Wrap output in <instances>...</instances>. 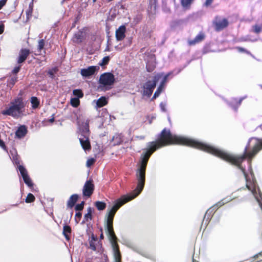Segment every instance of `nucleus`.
Instances as JSON below:
<instances>
[{
	"instance_id": "50",
	"label": "nucleus",
	"mask_w": 262,
	"mask_h": 262,
	"mask_svg": "<svg viewBox=\"0 0 262 262\" xmlns=\"http://www.w3.org/2000/svg\"><path fill=\"white\" fill-rule=\"evenodd\" d=\"M261 88H262V85H260Z\"/></svg>"
},
{
	"instance_id": "31",
	"label": "nucleus",
	"mask_w": 262,
	"mask_h": 262,
	"mask_svg": "<svg viewBox=\"0 0 262 262\" xmlns=\"http://www.w3.org/2000/svg\"><path fill=\"white\" fill-rule=\"evenodd\" d=\"M45 45V41L43 39H40L38 41V51H40L44 47Z\"/></svg>"
},
{
	"instance_id": "28",
	"label": "nucleus",
	"mask_w": 262,
	"mask_h": 262,
	"mask_svg": "<svg viewBox=\"0 0 262 262\" xmlns=\"http://www.w3.org/2000/svg\"><path fill=\"white\" fill-rule=\"evenodd\" d=\"M73 94L76 97V98H78L79 99L82 98L83 96V94L81 90L79 89L73 90Z\"/></svg>"
},
{
	"instance_id": "26",
	"label": "nucleus",
	"mask_w": 262,
	"mask_h": 262,
	"mask_svg": "<svg viewBox=\"0 0 262 262\" xmlns=\"http://www.w3.org/2000/svg\"><path fill=\"white\" fill-rule=\"evenodd\" d=\"M92 209L91 207H89L88 209V212L84 216L83 222H88L91 220L92 219Z\"/></svg>"
},
{
	"instance_id": "22",
	"label": "nucleus",
	"mask_w": 262,
	"mask_h": 262,
	"mask_svg": "<svg viewBox=\"0 0 262 262\" xmlns=\"http://www.w3.org/2000/svg\"><path fill=\"white\" fill-rule=\"evenodd\" d=\"M97 243H98L97 242V238L95 237L94 236H92L91 240L90 241V246L92 250L94 251L96 250Z\"/></svg>"
},
{
	"instance_id": "40",
	"label": "nucleus",
	"mask_w": 262,
	"mask_h": 262,
	"mask_svg": "<svg viewBox=\"0 0 262 262\" xmlns=\"http://www.w3.org/2000/svg\"><path fill=\"white\" fill-rule=\"evenodd\" d=\"M160 108L161 109V110L163 111V112H165L166 111V104L164 103H160Z\"/></svg>"
},
{
	"instance_id": "7",
	"label": "nucleus",
	"mask_w": 262,
	"mask_h": 262,
	"mask_svg": "<svg viewBox=\"0 0 262 262\" xmlns=\"http://www.w3.org/2000/svg\"><path fill=\"white\" fill-rule=\"evenodd\" d=\"M94 190V185L93 180L90 179L85 182L82 189V194L84 196L90 197Z\"/></svg>"
},
{
	"instance_id": "19",
	"label": "nucleus",
	"mask_w": 262,
	"mask_h": 262,
	"mask_svg": "<svg viewBox=\"0 0 262 262\" xmlns=\"http://www.w3.org/2000/svg\"><path fill=\"white\" fill-rule=\"evenodd\" d=\"M78 197V195L76 194L72 195L68 201V206L70 208H72L77 202Z\"/></svg>"
},
{
	"instance_id": "36",
	"label": "nucleus",
	"mask_w": 262,
	"mask_h": 262,
	"mask_svg": "<svg viewBox=\"0 0 262 262\" xmlns=\"http://www.w3.org/2000/svg\"><path fill=\"white\" fill-rule=\"evenodd\" d=\"M82 216V213L80 212V211H78L75 214V219L76 221V222H79V221L81 219Z\"/></svg>"
},
{
	"instance_id": "47",
	"label": "nucleus",
	"mask_w": 262,
	"mask_h": 262,
	"mask_svg": "<svg viewBox=\"0 0 262 262\" xmlns=\"http://www.w3.org/2000/svg\"><path fill=\"white\" fill-rule=\"evenodd\" d=\"M115 48L117 51H121V50H122V48H119L118 46H116L115 47Z\"/></svg>"
},
{
	"instance_id": "42",
	"label": "nucleus",
	"mask_w": 262,
	"mask_h": 262,
	"mask_svg": "<svg viewBox=\"0 0 262 262\" xmlns=\"http://www.w3.org/2000/svg\"><path fill=\"white\" fill-rule=\"evenodd\" d=\"M6 1H0V9L5 5Z\"/></svg>"
},
{
	"instance_id": "24",
	"label": "nucleus",
	"mask_w": 262,
	"mask_h": 262,
	"mask_svg": "<svg viewBox=\"0 0 262 262\" xmlns=\"http://www.w3.org/2000/svg\"><path fill=\"white\" fill-rule=\"evenodd\" d=\"M252 31L258 34L262 31V23L261 24H255L252 27Z\"/></svg>"
},
{
	"instance_id": "46",
	"label": "nucleus",
	"mask_w": 262,
	"mask_h": 262,
	"mask_svg": "<svg viewBox=\"0 0 262 262\" xmlns=\"http://www.w3.org/2000/svg\"><path fill=\"white\" fill-rule=\"evenodd\" d=\"M136 138H137L138 139H141V140H143V139H144V136H137Z\"/></svg>"
},
{
	"instance_id": "27",
	"label": "nucleus",
	"mask_w": 262,
	"mask_h": 262,
	"mask_svg": "<svg viewBox=\"0 0 262 262\" xmlns=\"http://www.w3.org/2000/svg\"><path fill=\"white\" fill-rule=\"evenodd\" d=\"M80 103V101L78 98H72L71 99V104L74 107H77Z\"/></svg>"
},
{
	"instance_id": "48",
	"label": "nucleus",
	"mask_w": 262,
	"mask_h": 262,
	"mask_svg": "<svg viewBox=\"0 0 262 262\" xmlns=\"http://www.w3.org/2000/svg\"><path fill=\"white\" fill-rule=\"evenodd\" d=\"M243 99V98H242L239 101H238V105H240L241 103V102L242 101V100Z\"/></svg>"
},
{
	"instance_id": "3",
	"label": "nucleus",
	"mask_w": 262,
	"mask_h": 262,
	"mask_svg": "<svg viewBox=\"0 0 262 262\" xmlns=\"http://www.w3.org/2000/svg\"><path fill=\"white\" fill-rule=\"evenodd\" d=\"M25 104L23 98L17 97L11 102V105L2 111V114L18 117L23 115Z\"/></svg>"
},
{
	"instance_id": "25",
	"label": "nucleus",
	"mask_w": 262,
	"mask_h": 262,
	"mask_svg": "<svg viewBox=\"0 0 262 262\" xmlns=\"http://www.w3.org/2000/svg\"><path fill=\"white\" fill-rule=\"evenodd\" d=\"M33 1L30 3L29 6V8L26 11L27 17L29 19L31 16L33 12Z\"/></svg>"
},
{
	"instance_id": "33",
	"label": "nucleus",
	"mask_w": 262,
	"mask_h": 262,
	"mask_svg": "<svg viewBox=\"0 0 262 262\" xmlns=\"http://www.w3.org/2000/svg\"><path fill=\"white\" fill-rule=\"evenodd\" d=\"M191 2L192 1H181V3L184 8H187L190 6Z\"/></svg>"
},
{
	"instance_id": "45",
	"label": "nucleus",
	"mask_w": 262,
	"mask_h": 262,
	"mask_svg": "<svg viewBox=\"0 0 262 262\" xmlns=\"http://www.w3.org/2000/svg\"><path fill=\"white\" fill-rule=\"evenodd\" d=\"M211 2H212V1H206L205 3V5L206 6H208L211 4Z\"/></svg>"
},
{
	"instance_id": "37",
	"label": "nucleus",
	"mask_w": 262,
	"mask_h": 262,
	"mask_svg": "<svg viewBox=\"0 0 262 262\" xmlns=\"http://www.w3.org/2000/svg\"><path fill=\"white\" fill-rule=\"evenodd\" d=\"M16 80H17V77L15 76V77L11 78V79L10 80V81L9 82V84H11L12 85H13L15 84Z\"/></svg>"
},
{
	"instance_id": "12",
	"label": "nucleus",
	"mask_w": 262,
	"mask_h": 262,
	"mask_svg": "<svg viewBox=\"0 0 262 262\" xmlns=\"http://www.w3.org/2000/svg\"><path fill=\"white\" fill-rule=\"evenodd\" d=\"M126 27L121 25L116 31L115 36L117 40H122L125 37Z\"/></svg>"
},
{
	"instance_id": "11",
	"label": "nucleus",
	"mask_w": 262,
	"mask_h": 262,
	"mask_svg": "<svg viewBox=\"0 0 262 262\" xmlns=\"http://www.w3.org/2000/svg\"><path fill=\"white\" fill-rule=\"evenodd\" d=\"M205 38V33L203 31H200L193 39L189 40L188 43L189 46H194L202 41Z\"/></svg>"
},
{
	"instance_id": "15",
	"label": "nucleus",
	"mask_w": 262,
	"mask_h": 262,
	"mask_svg": "<svg viewBox=\"0 0 262 262\" xmlns=\"http://www.w3.org/2000/svg\"><path fill=\"white\" fill-rule=\"evenodd\" d=\"M27 128L25 125H21L18 127L15 133L16 136L19 138L24 137L27 134Z\"/></svg>"
},
{
	"instance_id": "44",
	"label": "nucleus",
	"mask_w": 262,
	"mask_h": 262,
	"mask_svg": "<svg viewBox=\"0 0 262 262\" xmlns=\"http://www.w3.org/2000/svg\"><path fill=\"white\" fill-rule=\"evenodd\" d=\"M237 49H238V51H239L241 52H246L245 49H244V48H242L241 47H237Z\"/></svg>"
},
{
	"instance_id": "35",
	"label": "nucleus",
	"mask_w": 262,
	"mask_h": 262,
	"mask_svg": "<svg viewBox=\"0 0 262 262\" xmlns=\"http://www.w3.org/2000/svg\"><path fill=\"white\" fill-rule=\"evenodd\" d=\"M84 202H82L80 204H77L75 206V209L76 211H80L83 209Z\"/></svg>"
},
{
	"instance_id": "4",
	"label": "nucleus",
	"mask_w": 262,
	"mask_h": 262,
	"mask_svg": "<svg viewBox=\"0 0 262 262\" xmlns=\"http://www.w3.org/2000/svg\"><path fill=\"white\" fill-rule=\"evenodd\" d=\"M162 76L163 73L157 74L154 76L152 81L148 80L144 83L143 86L142 95L146 96L147 97H150L156 86L157 82Z\"/></svg>"
},
{
	"instance_id": "8",
	"label": "nucleus",
	"mask_w": 262,
	"mask_h": 262,
	"mask_svg": "<svg viewBox=\"0 0 262 262\" xmlns=\"http://www.w3.org/2000/svg\"><path fill=\"white\" fill-rule=\"evenodd\" d=\"M146 69L147 72H152L156 67V57L154 55H149L145 59Z\"/></svg>"
},
{
	"instance_id": "38",
	"label": "nucleus",
	"mask_w": 262,
	"mask_h": 262,
	"mask_svg": "<svg viewBox=\"0 0 262 262\" xmlns=\"http://www.w3.org/2000/svg\"><path fill=\"white\" fill-rule=\"evenodd\" d=\"M20 68V66L15 67L12 71V73L14 74H16L19 72Z\"/></svg>"
},
{
	"instance_id": "5",
	"label": "nucleus",
	"mask_w": 262,
	"mask_h": 262,
	"mask_svg": "<svg viewBox=\"0 0 262 262\" xmlns=\"http://www.w3.org/2000/svg\"><path fill=\"white\" fill-rule=\"evenodd\" d=\"M115 81L114 76L111 73H105L100 76L99 83L101 87L105 90H109L112 88Z\"/></svg>"
},
{
	"instance_id": "32",
	"label": "nucleus",
	"mask_w": 262,
	"mask_h": 262,
	"mask_svg": "<svg viewBox=\"0 0 262 262\" xmlns=\"http://www.w3.org/2000/svg\"><path fill=\"white\" fill-rule=\"evenodd\" d=\"M95 162V159L93 158H89L86 161V166L89 167L91 166Z\"/></svg>"
},
{
	"instance_id": "39",
	"label": "nucleus",
	"mask_w": 262,
	"mask_h": 262,
	"mask_svg": "<svg viewBox=\"0 0 262 262\" xmlns=\"http://www.w3.org/2000/svg\"><path fill=\"white\" fill-rule=\"evenodd\" d=\"M4 24L2 21H0V34H2L4 31Z\"/></svg>"
},
{
	"instance_id": "10",
	"label": "nucleus",
	"mask_w": 262,
	"mask_h": 262,
	"mask_svg": "<svg viewBox=\"0 0 262 262\" xmlns=\"http://www.w3.org/2000/svg\"><path fill=\"white\" fill-rule=\"evenodd\" d=\"M99 69L97 66H90L88 68H83L81 70V75L83 77H89L93 75Z\"/></svg>"
},
{
	"instance_id": "29",
	"label": "nucleus",
	"mask_w": 262,
	"mask_h": 262,
	"mask_svg": "<svg viewBox=\"0 0 262 262\" xmlns=\"http://www.w3.org/2000/svg\"><path fill=\"white\" fill-rule=\"evenodd\" d=\"M110 57L108 56H105L99 62V65L100 66H104L108 64L110 61Z\"/></svg>"
},
{
	"instance_id": "16",
	"label": "nucleus",
	"mask_w": 262,
	"mask_h": 262,
	"mask_svg": "<svg viewBox=\"0 0 262 262\" xmlns=\"http://www.w3.org/2000/svg\"><path fill=\"white\" fill-rule=\"evenodd\" d=\"M30 103L32 110L38 108L40 105V100L35 96H32L30 98Z\"/></svg>"
},
{
	"instance_id": "23",
	"label": "nucleus",
	"mask_w": 262,
	"mask_h": 262,
	"mask_svg": "<svg viewBox=\"0 0 262 262\" xmlns=\"http://www.w3.org/2000/svg\"><path fill=\"white\" fill-rule=\"evenodd\" d=\"M95 205L98 210L101 211L104 210L106 207V203L101 201H96Z\"/></svg>"
},
{
	"instance_id": "41",
	"label": "nucleus",
	"mask_w": 262,
	"mask_h": 262,
	"mask_svg": "<svg viewBox=\"0 0 262 262\" xmlns=\"http://www.w3.org/2000/svg\"><path fill=\"white\" fill-rule=\"evenodd\" d=\"M0 146L4 149L6 150V147L5 146V143L1 139H0Z\"/></svg>"
},
{
	"instance_id": "14",
	"label": "nucleus",
	"mask_w": 262,
	"mask_h": 262,
	"mask_svg": "<svg viewBox=\"0 0 262 262\" xmlns=\"http://www.w3.org/2000/svg\"><path fill=\"white\" fill-rule=\"evenodd\" d=\"M29 54L30 51L27 49H22L20 50L17 59V62L18 63L23 62L26 59Z\"/></svg>"
},
{
	"instance_id": "9",
	"label": "nucleus",
	"mask_w": 262,
	"mask_h": 262,
	"mask_svg": "<svg viewBox=\"0 0 262 262\" xmlns=\"http://www.w3.org/2000/svg\"><path fill=\"white\" fill-rule=\"evenodd\" d=\"M170 74L171 73H168L166 75H164L163 73V76L161 77H162V80L161 82L160 85L158 87L156 91L154 93V95L152 98V100L156 99L157 97H158L163 91L165 83L167 81V78Z\"/></svg>"
},
{
	"instance_id": "2",
	"label": "nucleus",
	"mask_w": 262,
	"mask_h": 262,
	"mask_svg": "<svg viewBox=\"0 0 262 262\" xmlns=\"http://www.w3.org/2000/svg\"><path fill=\"white\" fill-rule=\"evenodd\" d=\"M89 120H83L78 123V133L79 140L81 147L85 151H89L91 149L89 137L90 132L89 129Z\"/></svg>"
},
{
	"instance_id": "1",
	"label": "nucleus",
	"mask_w": 262,
	"mask_h": 262,
	"mask_svg": "<svg viewBox=\"0 0 262 262\" xmlns=\"http://www.w3.org/2000/svg\"><path fill=\"white\" fill-rule=\"evenodd\" d=\"M170 144H181L198 149H199V147H203L201 142L186 137L172 135L169 129L165 128L158 135L156 141L150 142L147 143L146 151L145 153L142 154L141 160L138 164L139 168L136 172L138 183L136 189L132 192L122 195L115 200L114 205L107 213V232L113 247L115 262H121V255L116 243L117 238L113 230V222L114 216L118 209L121 206L134 199L143 190L145 179V169L150 155L157 149Z\"/></svg>"
},
{
	"instance_id": "49",
	"label": "nucleus",
	"mask_w": 262,
	"mask_h": 262,
	"mask_svg": "<svg viewBox=\"0 0 262 262\" xmlns=\"http://www.w3.org/2000/svg\"><path fill=\"white\" fill-rule=\"evenodd\" d=\"M100 238L101 239H103V235L102 233H101V235H100Z\"/></svg>"
},
{
	"instance_id": "13",
	"label": "nucleus",
	"mask_w": 262,
	"mask_h": 262,
	"mask_svg": "<svg viewBox=\"0 0 262 262\" xmlns=\"http://www.w3.org/2000/svg\"><path fill=\"white\" fill-rule=\"evenodd\" d=\"M228 21L227 19L224 18L222 20H215L214 22V24L215 26V30L217 31H220L226 27H227L228 25Z\"/></svg>"
},
{
	"instance_id": "20",
	"label": "nucleus",
	"mask_w": 262,
	"mask_h": 262,
	"mask_svg": "<svg viewBox=\"0 0 262 262\" xmlns=\"http://www.w3.org/2000/svg\"><path fill=\"white\" fill-rule=\"evenodd\" d=\"M83 35L82 32H78L74 35L73 41L76 43H80L82 41Z\"/></svg>"
},
{
	"instance_id": "18",
	"label": "nucleus",
	"mask_w": 262,
	"mask_h": 262,
	"mask_svg": "<svg viewBox=\"0 0 262 262\" xmlns=\"http://www.w3.org/2000/svg\"><path fill=\"white\" fill-rule=\"evenodd\" d=\"M114 145L121 144L123 141V136L122 134H115L112 139Z\"/></svg>"
},
{
	"instance_id": "34",
	"label": "nucleus",
	"mask_w": 262,
	"mask_h": 262,
	"mask_svg": "<svg viewBox=\"0 0 262 262\" xmlns=\"http://www.w3.org/2000/svg\"><path fill=\"white\" fill-rule=\"evenodd\" d=\"M57 71L56 68H53L48 71V74L51 78H53L54 74Z\"/></svg>"
},
{
	"instance_id": "21",
	"label": "nucleus",
	"mask_w": 262,
	"mask_h": 262,
	"mask_svg": "<svg viewBox=\"0 0 262 262\" xmlns=\"http://www.w3.org/2000/svg\"><path fill=\"white\" fill-rule=\"evenodd\" d=\"M71 232V227L68 225H65L63 228V234L67 239H69V235Z\"/></svg>"
},
{
	"instance_id": "30",
	"label": "nucleus",
	"mask_w": 262,
	"mask_h": 262,
	"mask_svg": "<svg viewBox=\"0 0 262 262\" xmlns=\"http://www.w3.org/2000/svg\"><path fill=\"white\" fill-rule=\"evenodd\" d=\"M35 200L34 196L32 193H29L26 199V202L31 203L33 202Z\"/></svg>"
},
{
	"instance_id": "6",
	"label": "nucleus",
	"mask_w": 262,
	"mask_h": 262,
	"mask_svg": "<svg viewBox=\"0 0 262 262\" xmlns=\"http://www.w3.org/2000/svg\"><path fill=\"white\" fill-rule=\"evenodd\" d=\"M13 161L17 165L18 169L25 184L29 187H32L33 183L28 174L26 169L23 166L19 164V160L16 157H13Z\"/></svg>"
},
{
	"instance_id": "43",
	"label": "nucleus",
	"mask_w": 262,
	"mask_h": 262,
	"mask_svg": "<svg viewBox=\"0 0 262 262\" xmlns=\"http://www.w3.org/2000/svg\"><path fill=\"white\" fill-rule=\"evenodd\" d=\"M54 121V115H52V117L48 120V121L50 122L51 123H52Z\"/></svg>"
},
{
	"instance_id": "17",
	"label": "nucleus",
	"mask_w": 262,
	"mask_h": 262,
	"mask_svg": "<svg viewBox=\"0 0 262 262\" xmlns=\"http://www.w3.org/2000/svg\"><path fill=\"white\" fill-rule=\"evenodd\" d=\"M108 103L107 98L105 97L102 96L96 101V108H100L106 105Z\"/></svg>"
}]
</instances>
